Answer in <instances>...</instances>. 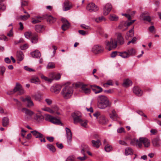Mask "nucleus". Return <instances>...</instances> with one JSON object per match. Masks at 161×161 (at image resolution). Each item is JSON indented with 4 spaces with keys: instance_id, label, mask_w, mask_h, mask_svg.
Wrapping results in <instances>:
<instances>
[{
    "instance_id": "17",
    "label": "nucleus",
    "mask_w": 161,
    "mask_h": 161,
    "mask_svg": "<svg viewBox=\"0 0 161 161\" xmlns=\"http://www.w3.org/2000/svg\"><path fill=\"white\" fill-rule=\"evenodd\" d=\"M31 97L35 100L38 102H41L43 99L42 94L40 93H37L35 94L32 95Z\"/></svg>"
},
{
    "instance_id": "47",
    "label": "nucleus",
    "mask_w": 161,
    "mask_h": 161,
    "mask_svg": "<svg viewBox=\"0 0 161 161\" xmlns=\"http://www.w3.org/2000/svg\"><path fill=\"white\" fill-rule=\"evenodd\" d=\"M30 16V15L29 14H27L26 15H21L19 17L21 19L23 20H26L29 18Z\"/></svg>"
},
{
    "instance_id": "25",
    "label": "nucleus",
    "mask_w": 161,
    "mask_h": 161,
    "mask_svg": "<svg viewBox=\"0 0 161 161\" xmlns=\"http://www.w3.org/2000/svg\"><path fill=\"white\" fill-rule=\"evenodd\" d=\"M35 30L37 32L40 33L44 30V27L40 25H36L35 26Z\"/></svg>"
},
{
    "instance_id": "9",
    "label": "nucleus",
    "mask_w": 161,
    "mask_h": 161,
    "mask_svg": "<svg viewBox=\"0 0 161 161\" xmlns=\"http://www.w3.org/2000/svg\"><path fill=\"white\" fill-rule=\"evenodd\" d=\"M86 9L90 12H96L98 10L97 6L93 3H89L87 6Z\"/></svg>"
},
{
    "instance_id": "3",
    "label": "nucleus",
    "mask_w": 161,
    "mask_h": 161,
    "mask_svg": "<svg viewBox=\"0 0 161 161\" xmlns=\"http://www.w3.org/2000/svg\"><path fill=\"white\" fill-rule=\"evenodd\" d=\"M73 93V89L72 87L67 86L64 87L61 92L63 97L65 99L70 98Z\"/></svg>"
},
{
    "instance_id": "42",
    "label": "nucleus",
    "mask_w": 161,
    "mask_h": 161,
    "mask_svg": "<svg viewBox=\"0 0 161 161\" xmlns=\"http://www.w3.org/2000/svg\"><path fill=\"white\" fill-rule=\"evenodd\" d=\"M42 110L48 112L51 114H53L54 113V111L51 108L48 107H44L42 108Z\"/></svg>"
},
{
    "instance_id": "20",
    "label": "nucleus",
    "mask_w": 161,
    "mask_h": 161,
    "mask_svg": "<svg viewBox=\"0 0 161 161\" xmlns=\"http://www.w3.org/2000/svg\"><path fill=\"white\" fill-rule=\"evenodd\" d=\"M43 18L41 16H36L31 19V22L33 24H35L41 22L43 19Z\"/></svg>"
},
{
    "instance_id": "60",
    "label": "nucleus",
    "mask_w": 161,
    "mask_h": 161,
    "mask_svg": "<svg viewBox=\"0 0 161 161\" xmlns=\"http://www.w3.org/2000/svg\"><path fill=\"white\" fill-rule=\"evenodd\" d=\"M38 138L39 139L40 141L41 142H46V140L43 135H42V136L41 138Z\"/></svg>"
},
{
    "instance_id": "57",
    "label": "nucleus",
    "mask_w": 161,
    "mask_h": 161,
    "mask_svg": "<svg viewBox=\"0 0 161 161\" xmlns=\"http://www.w3.org/2000/svg\"><path fill=\"white\" fill-rule=\"evenodd\" d=\"M13 100L16 103V104L18 106H20L21 105V103L17 99L13 98Z\"/></svg>"
},
{
    "instance_id": "45",
    "label": "nucleus",
    "mask_w": 161,
    "mask_h": 161,
    "mask_svg": "<svg viewBox=\"0 0 161 161\" xmlns=\"http://www.w3.org/2000/svg\"><path fill=\"white\" fill-rule=\"evenodd\" d=\"M25 37L27 39H29L32 36V33L31 31H28L25 33Z\"/></svg>"
},
{
    "instance_id": "41",
    "label": "nucleus",
    "mask_w": 161,
    "mask_h": 161,
    "mask_svg": "<svg viewBox=\"0 0 161 161\" xmlns=\"http://www.w3.org/2000/svg\"><path fill=\"white\" fill-rule=\"evenodd\" d=\"M47 147L51 151L54 152L56 151V149L54 146L51 144H48L47 145Z\"/></svg>"
},
{
    "instance_id": "26",
    "label": "nucleus",
    "mask_w": 161,
    "mask_h": 161,
    "mask_svg": "<svg viewBox=\"0 0 161 161\" xmlns=\"http://www.w3.org/2000/svg\"><path fill=\"white\" fill-rule=\"evenodd\" d=\"M132 82L128 79L124 80L123 86L125 87H128L132 85Z\"/></svg>"
},
{
    "instance_id": "23",
    "label": "nucleus",
    "mask_w": 161,
    "mask_h": 161,
    "mask_svg": "<svg viewBox=\"0 0 161 161\" xmlns=\"http://www.w3.org/2000/svg\"><path fill=\"white\" fill-rule=\"evenodd\" d=\"M118 56H120L123 58H129L127 51L118 52Z\"/></svg>"
},
{
    "instance_id": "18",
    "label": "nucleus",
    "mask_w": 161,
    "mask_h": 161,
    "mask_svg": "<svg viewBox=\"0 0 161 161\" xmlns=\"http://www.w3.org/2000/svg\"><path fill=\"white\" fill-rule=\"evenodd\" d=\"M108 120L106 118L105 116L103 114L100 116V118L99 119V123L103 125H105L108 122Z\"/></svg>"
},
{
    "instance_id": "54",
    "label": "nucleus",
    "mask_w": 161,
    "mask_h": 161,
    "mask_svg": "<svg viewBox=\"0 0 161 161\" xmlns=\"http://www.w3.org/2000/svg\"><path fill=\"white\" fill-rule=\"evenodd\" d=\"M102 114H101L99 112H97L93 114V115L94 116L96 117L97 119L98 118L99 119L100 118V116Z\"/></svg>"
},
{
    "instance_id": "30",
    "label": "nucleus",
    "mask_w": 161,
    "mask_h": 161,
    "mask_svg": "<svg viewBox=\"0 0 161 161\" xmlns=\"http://www.w3.org/2000/svg\"><path fill=\"white\" fill-rule=\"evenodd\" d=\"M17 57L19 61H21L24 58V55L22 52L21 51L17 52Z\"/></svg>"
},
{
    "instance_id": "8",
    "label": "nucleus",
    "mask_w": 161,
    "mask_h": 161,
    "mask_svg": "<svg viewBox=\"0 0 161 161\" xmlns=\"http://www.w3.org/2000/svg\"><path fill=\"white\" fill-rule=\"evenodd\" d=\"M103 48L99 45H94L92 49V52L95 54H98L102 53L103 51Z\"/></svg>"
},
{
    "instance_id": "39",
    "label": "nucleus",
    "mask_w": 161,
    "mask_h": 161,
    "mask_svg": "<svg viewBox=\"0 0 161 161\" xmlns=\"http://www.w3.org/2000/svg\"><path fill=\"white\" fill-rule=\"evenodd\" d=\"M47 21L51 23H54L56 20V19L55 18L51 15L48 16L47 18Z\"/></svg>"
},
{
    "instance_id": "31",
    "label": "nucleus",
    "mask_w": 161,
    "mask_h": 161,
    "mask_svg": "<svg viewBox=\"0 0 161 161\" xmlns=\"http://www.w3.org/2000/svg\"><path fill=\"white\" fill-rule=\"evenodd\" d=\"M70 8V7L69 4V2L67 0L65 1L63 6V10L64 11H67L69 10Z\"/></svg>"
},
{
    "instance_id": "32",
    "label": "nucleus",
    "mask_w": 161,
    "mask_h": 161,
    "mask_svg": "<svg viewBox=\"0 0 161 161\" xmlns=\"http://www.w3.org/2000/svg\"><path fill=\"white\" fill-rule=\"evenodd\" d=\"M9 119L6 117H4L2 119V125L4 127H7L8 125Z\"/></svg>"
},
{
    "instance_id": "43",
    "label": "nucleus",
    "mask_w": 161,
    "mask_h": 161,
    "mask_svg": "<svg viewBox=\"0 0 161 161\" xmlns=\"http://www.w3.org/2000/svg\"><path fill=\"white\" fill-rule=\"evenodd\" d=\"M38 40V36L37 35L35 34V35L33 36L31 39V42L34 43H36Z\"/></svg>"
},
{
    "instance_id": "52",
    "label": "nucleus",
    "mask_w": 161,
    "mask_h": 161,
    "mask_svg": "<svg viewBox=\"0 0 161 161\" xmlns=\"http://www.w3.org/2000/svg\"><path fill=\"white\" fill-rule=\"evenodd\" d=\"M45 101L48 105H51L53 103L52 100L50 98H46Z\"/></svg>"
},
{
    "instance_id": "1",
    "label": "nucleus",
    "mask_w": 161,
    "mask_h": 161,
    "mask_svg": "<svg viewBox=\"0 0 161 161\" xmlns=\"http://www.w3.org/2000/svg\"><path fill=\"white\" fill-rule=\"evenodd\" d=\"M97 106L100 109H105L107 107H110L112 103L108 98L104 95L99 96L97 98Z\"/></svg>"
},
{
    "instance_id": "44",
    "label": "nucleus",
    "mask_w": 161,
    "mask_h": 161,
    "mask_svg": "<svg viewBox=\"0 0 161 161\" xmlns=\"http://www.w3.org/2000/svg\"><path fill=\"white\" fill-rule=\"evenodd\" d=\"M88 121L86 120H83L82 119L81 122H80V123L81 126L86 127Z\"/></svg>"
},
{
    "instance_id": "59",
    "label": "nucleus",
    "mask_w": 161,
    "mask_h": 161,
    "mask_svg": "<svg viewBox=\"0 0 161 161\" xmlns=\"http://www.w3.org/2000/svg\"><path fill=\"white\" fill-rule=\"evenodd\" d=\"M80 26L82 28L86 29L88 30L90 28V27L89 26L86 25L85 24H82Z\"/></svg>"
},
{
    "instance_id": "62",
    "label": "nucleus",
    "mask_w": 161,
    "mask_h": 161,
    "mask_svg": "<svg viewBox=\"0 0 161 161\" xmlns=\"http://www.w3.org/2000/svg\"><path fill=\"white\" fill-rule=\"evenodd\" d=\"M28 45L27 44H25L20 47V48L22 50H25L28 47Z\"/></svg>"
},
{
    "instance_id": "61",
    "label": "nucleus",
    "mask_w": 161,
    "mask_h": 161,
    "mask_svg": "<svg viewBox=\"0 0 161 161\" xmlns=\"http://www.w3.org/2000/svg\"><path fill=\"white\" fill-rule=\"evenodd\" d=\"M119 143L121 145L126 146L127 145V143L124 141L120 140L119 141Z\"/></svg>"
},
{
    "instance_id": "12",
    "label": "nucleus",
    "mask_w": 161,
    "mask_h": 161,
    "mask_svg": "<svg viewBox=\"0 0 161 161\" xmlns=\"http://www.w3.org/2000/svg\"><path fill=\"white\" fill-rule=\"evenodd\" d=\"M67 142L70 143L71 142L72 139V134L70 129L67 127L65 128Z\"/></svg>"
},
{
    "instance_id": "11",
    "label": "nucleus",
    "mask_w": 161,
    "mask_h": 161,
    "mask_svg": "<svg viewBox=\"0 0 161 161\" xmlns=\"http://www.w3.org/2000/svg\"><path fill=\"white\" fill-rule=\"evenodd\" d=\"M61 88V85L55 84L52 86L51 90L52 92L58 94Z\"/></svg>"
},
{
    "instance_id": "22",
    "label": "nucleus",
    "mask_w": 161,
    "mask_h": 161,
    "mask_svg": "<svg viewBox=\"0 0 161 161\" xmlns=\"http://www.w3.org/2000/svg\"><path fill=\"white\" fill-rule=\"evenodd\" d=\"M23 112L25 113L26 114L31 116L34 114V112L26 108H23L22 109Z\"/></svg>"
},
{
    "instance_id": "24",
    "label": "nucleus",
    "mask_w": 161,
    "mask_h": 161,
    "mask_svg": "<svg viewBox=\"0 0 161 161\" xmlns=\"http://www.w3.org/2000/svg\"><path fill=\"white\" fill-rule=\"evenodd\" d=\"M147 14L146 12H143L141 15V16L143 18V19L144 20L150 22L151 21V18L149 16L146 15Z\"/></svg>"
},
{
    "instance_id": "16",
    "label": "nucleus",
    "mask_w": 161,
    "mask_h": 161,
    "mask_svg": "<svg viewBox=\"0 0 161 161\" xmlns=\"http://www.w3.org/2000/svg\"><path fill=\"white\" fill-rule=\"evenodd\" d=\"M91 87L95 94L99 93L103 91V89L101 87L96 85H92Z\"/></svg>"
},
{
    "instance_id": "5",
    "label": "nucleus",
    "mask_w": 161,
    "mask_h": 161,
    "mask_svg": "<svg viewBox=\"0 0 161 161\" xmlns=\"http://www.w3.org/2000/svg\"><path fill=\"white\" fill-rule=\"evenodd\" d=\"M72 116L74 119V123L75 124L80 123L82 119H81V114L79 112H75L72 114Z\"/></svg>"
},
{
    "instance_id": "58",
    "label": "nucleus",
    "mask_w": 161,
    "mask_h": 161,
    "mask_svg": "<svg viewBox=\"0 0 161 161\" xmlns=\"http://www.w3.org/2000/svg\"><path fill=\"white\" fill-rule=\"evenodd\" d=\"M13 28H12L9 31V32L7 33V36H13Z\"/></svg>"
},
{
    "instance_id": "38",
    "label": "nucleus",
    "mask_w": 161,
    "mask_h": 161,
    "mask_svg": "<svg viewBox=\"0 0 161 161\" xmlns=\"http://www.w3.org/2000/svg\"><path fill=\"white\" fill-rule=\"evenodd\" d=\"M109 19L111 21H117L119 17L115 14H112L110 15Z\"/></svg>"
},
{
    "instance_id": "36",
    "label": "nucleus",
    "mask_w": 161,
    "mask_h": 161,
    "mask_svg": "<svg viewBox=\"0 0 161 161\" xmlns=\"http://www.w3.org/2000/svg\"><path fill=\"white\" fill-rule=\"evenodd\" d=\"M35 119L37 121L40 122L43 120L44 117L42 115L36 114Z\"/></svg>"
},
{
    "instance_id": "19",
    "label": "nucleus",
    "mask_w": 161,
    "mask_h": 161,
    "mask_svg": "<svg viewBox=\"0 0 161 161\" xmlns=\"http://www.w3.org/2000/svg\"><path fill=\"white\" fill-rule=\"evenodd\" d=\"M134 93L136 95L140 96L142 94V91L138 87H135L133 89Z\"/></svg>"
},
{
    "instance_id": "53",
    "label": "nucleus",
    "mask_w": 161,
    "mask_h": 161,
    "mask_svg": "<svg viewBox=\"0 0 161 161\" xmlns=\"http://www.w3.org/2000/svg\"><path fill=\"white\" fill-rule=\"evenodd\" d=\"M117 132L118 133H122V132H125V129L123 127H121L118 129L117 130Z\"/></svg>"
},
{
    "instance_id": "37",
    "label": "nucleus",
    "mask_w": 161,
    "mask_h": 161,
    "mask_svg": "<svg viewBox=\"0 0 161 161\" xmlns=\"http://www.w3.org/2000/svg\"><path fill=\"white\" fill-rule=\"evenodd\" d=\"M127 52L129 57L130 56H134L136 53L135 50L133 48L128 50Z\"/></svg>"
},
{
    "instance_id": "48",
    "label": "nucleus",
    "mask_w": 161,
    "mask_h": 161,
    "mask_svg": "<svg viewBox=\"0 0 161 161\" xmlns=\"http://www.w3.org/2000/svg\"><path fill=\"white\" fill-rule=\"evenodd\" d=\"M41 78L42 79H43L45 81H47L50 83L53 80L52 79L49 78L43 75H42L41 76Z\"/></svg>"
},
{
    "instance_id": "35",
    "label": "nucleus",
    "mask_w": 161,
    "mask_h": 161,
    "mask_svg": "<svg viewBox=\"0 0 161 161\" xmlns=\"http://www.w3.org/2000/svg\"><path fill=\"white\" fill-rule=\"evenodd\" d=\"M110 118L113 120H115L117 117V114L114 110L112 111V113L110 114Z\"/></svg>"
},
{
    "instance_id": "7",
    "label": "nucleus",
    "mask_w": 161,
    "mask_h": 161,
    "mask_svg": "<svg viewBox=\"0 0 161 161\" xmlns=\"http://www.w3.org/2000/svg\"><path fill=\"white\" fill-rule=\"evenodd\" d=\"M22 101L26 102V106L28 108H31L34 106V103L29 96H27L25 98H22Z\"/></svg>"
},
{
    "instance_id": "28",
    "label": "nucleus",
    "mask_w": 161,
    "mask_h": 161,
    "mask_svg": "<svg viewBox=\"0 0 161 161\" xmlns=\"http://www.w3.org/2000/svg\"><path fill=\"white\" fill-rule=\"evenodd\" d=\"M31 132L32 134L33 135L35 136L36 138H41L42 135L36 130L31 131Z\"/></svg>"
},
{
    "instance_id": "55",
    "label": "nucleus",
    "mask_w": 161,
    "mask_h": 161,
    "mask_svg": "<svg viewBox=\"0 0 161 161\" xmlns=\"http://www.w3.org/2000/svg\"><path fill=\"white\" fill-rule=\"evenodd\" d=\"M16 92V91H14V88L13 90H11L7 92V94L8 95H11Z\"/></svg>"
},
{
    "instance_id": "15",
    "label": "nucleus",
    "mask_w": 161,
    "mask_h": 161,
    "mask_svg": "<svg viewBox=\"0 0 161 161\" xmlns=\"http://www.w3.org/2000/svg\"><path fill=\"white\" fill-rule=\"evenodd\" d=\"M112 8L111 5L108 3L103 8V14L105 15H107L111 11Z\"/></svg>"
},
{
    "instance_id": "4",
    "label": "nucleus",
    "mask_w": 161,
    "mask_h": 161,
    "mask_svg": "<svg viewBox=\"0 0 161 161\" xmlns=\"http://www.w3.org/2000/svg\"><path fill=\"white\" fill-rule=\"evenodd\" d=\"M105 43V48L108 51L115 48L117 46V41L115 39L113 40L112 38L110 41L106 42Z\"/></svg>"
},
{
    "instance_id": "2",
    "label": "nucleus",
    "mask_w": 161,
    "mask_h": 161,
    "mask_svg": "<svg viewBox=\"0 0 161 161\" xmlns=\"http://www.w3.org/2000/svg\"><path fill=\"white\" fill-rule=\"evenodd\" d=\"M130 143L133 146H136L139 148H141L143 144L144 147H148L150 145V141L147 138L143 137H141L139 139L136 138L132 139Z\"/></svg>"
},
{
    "instance_id": "46",
    "label": "nucleus",
    "mask_w": 161,
    "mask_h": 161,
    "mask_svg": "<svg viewBox=\"0 0 161 161\" xmlns=\"http://www.w3.org/2000/svg\"><path fill=\"white\" fill-rule=\"evenodd\" d=\"M104 148L106 152H109L112 150V147L110 145L107 144L105 145Z\"/></svg>"
},
{
    "instance_id": "33",
    "label": "nucleus",
    "mask_w": 161,
    "mask_h": 161,
    "mask_svg": "<svg viewBox=\"0 0 161 161\" xmlns=\"http://www.w3.org/2000/svg\"><path fill=\"white\" fill-rule=\"evenodd\" d=\"M30 81L31 83H34L36 84H39L40 82V80L37 77H32L30 80Z\"/></svg>"
},
{
    "instance_id": "21",
    "label": "nucleus",
    "mask_w": 161,
    "mask_h": 161,
    "mask_svg": "<svg viewBox=\"0 0 161 161\" xmlns=\"http://www.w3.org/2000/svg\"><path fill=\"white\" fill-rule=\"evenodd\" d=\"M31 56L34 58H39L41 56L40 52L38 50H35L31 53Z\"/></svg>"
},
{
    "instance_id": "27",
    "label": "nucleus",
    "mask_w": 161,
    "mask_h": 161,
    "mask_svg": "<svg viewBox=\"0 0 161 161\" xmlns=\"http://www.w3.org/2000/svg\"><path fill=\"white\" fill-rule=\"evenodd\" d=\"M92 146L97 148H98L101 144V142L99 140H97V141L93 140L92 141Z\"/></svg>"
},
{
    "instance_id": "29",
    "label": "nucleus",
    "mask_w": 161,
    "mask_h": 161,
    "mask_svg": "<svg viewBox=\"0 0 161 161\" xmlns=\"http://www.w3.org/2000/svg\"><path fill=\"white\" fill-rule=\"evenodd\" d=\"M118 42L120 45L123 44L124 43V41L123 37L120 33H119L117 36Z\"/></svg>"
},
{
    "instance_id": "64",
    "label": "nucleus",
    "mask_w": 161,
    "mask_h": 161,
    "mask_svg": "<svg viewBox=\"0 0 161 161\" xmlns=\"http://www.w3.org/2000/svg\"><path fill=\"white\" fill-rule=\"evenodd\" d=\"M6 7L3 4H0V10L4 11L5 10Z\"/></svg>"
},
{
    "instance_id": "51",
    "label": "nucleus",
    "mask_w": 161,
    "mask_h": 161,
    "mask_svg": "<svg viewBox=\"0 0 161 161\" xmlns=\"http://www.w3.org/2000/svg\"><path fill=\"white\" fill-rule=\"evenodd\" d=\"M81 149L86 152L88 150V147L87 145L83 144L81 146Z\"/></svg>"
},
{
    "instance_id": "49",
    "label": "nucleus",
    "mask_w": 161,
    "mask_h": 161,
    "mask_svg": "<svg viewBox=\"0 0 161 161\" xmlns=\"http://www.w3.org/2000/svg\"><path fill=\"white\" fill-rule=\"evenodd\" d=\"M55 64L53 63H49L47 64V67L49 69H53L55 67Z\"/></svg>"
},
{
    "instance_id": "63",
    "label": "nucleus",
    "mask_w": 161,
    "mask_h": 161,
    "mask_svg": "<svg viewBox=\"0 0 161 161\" xmlns=\"http://www.w3.org/2000/svg\"><path fill=\"white\" fill-rule=\"evenodd\" d=\"M104 92L108 93H112L114 92V90L112 89H110L108 90H105Z\"/></svg>"
},
{
    "instance_id": "50",
    "label": "nucleus",
    "mask_w": 161,
    "mask_h": 161,
    "mask_svg": "<svg viewBox=\"0 0 161 161\" xmlns=\"http://www.w3.org/2000/svg\"><path fill=\"white\" fill-rule=\"evenodd\" d=\"M103 20H105V19L103 16L99 17L98 18H97L95 19V21L97 22H100L101 21Z\"/></svg>"
},
{
    "instance_id": "13",
    "label": "nucleus",
    "mask_w": 161,
    "mask_h": 161,
    "mask_svg": "<svg viewBox=\"0 0 161 161\" xmlns=\"http://www.w3.org/2000/svg\"><path fill=\"white\" fill-rule=\"evenodd\" d=\"M14 91L16 92H18L19 95H22L25 93V91L23 89L21 85L19 83H17L16 86L14 88Z\"/></svg>"
},
{
    "instance_id": "10",
    "label": "nucleus",
    "mask_w": 161,
    "mask_h": 161,
    "mask_svg": "<svg viewBox=\"0 0 161 161\" xmlns=\"http://www.w3.org/2000/svg\"><path fill=\"white\" fill-rule=\"evenodd\" d=\"M61 21L63 24L62 25L61 28L63 30L65 31L68 29L70 25V24L68 21L64 18H62Z\"/></svg>"
},
{
    "instance_id": "6",
    "label": "nucleus",
    "mask_w": 161,
    "mask_h": 161,
    "mask_svg": "<svg viewBox=\"0 0 161 161\" xmlns=\"http://www.w3.org/2000/svg\"><path fill=\"white\" fill-rule=\"evenodd\" d=\"M45 119L55 124H62L59 120L49 114L46 115Z\"/></svg>"
},
{
    "instance_id": "14",
    "label": "nucleus",
    "mask_w": 161,
    "mask_h": 161,
    "mask_svg": "<svg viewBox=\"0 0 161 161\" xmlns=\"http://www.w3.org/2000/svg\"><path fill=\"white\" fill-rule=\"evenodd\" d=\"M82 92L86 94H89L91 92V89L87 86V85L82 84L81 87Z\"/></svg>"
},
{
    "instance_id": "56",
    "label": "nucleus",
    "mask_w": 161,
    "mask_h": 161,
    "mask_svg": "<svg viewBox=\"0 0 161 161\" xmlns=\"http://www.w3.org/2000/svg\"><path fill=\"white\" fill-rule=\"evenodd\" d=\"M118 53L116 51H114L111 54V57L112 58L115 57L116 55L118 56Z\"/></svg>"
},
{
    "instance_id": "34",
    "label": "nucleus",
    "mask_w": 161,
    "mask_h": 161,
    "mask_svg": "<svg viewBox=\"0 0 161 161\" xmlns=\"http://www.w3.org/2000/svg\"><path fill=\"white\" fill-rule=\"evenodd\" d=\"M133 150L130 147H126L125 150V154L126 155H131L133 154Z\"/></svg>"
},
{
    "instance_id": "40",
    "label": "nucleus",
    "mask_w": 161,
    "mask_h": 161,
    "mask_svg": "<svg viewBox=\"0 0 161 161\" xmlns=\"http://www.w3.org/2000/svg\"><path fill=\"white\" fill-rule=\"evenodd\" d=\"M159 139L158 138H155L153 139L152 141V143L154 146L158 147L159 146L158 142Z\"/></svg>"
}]
</instances>
